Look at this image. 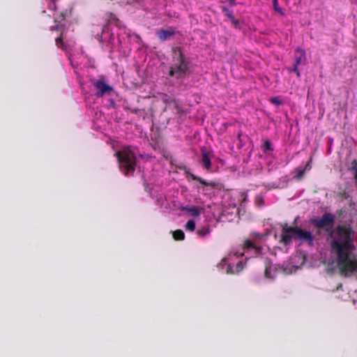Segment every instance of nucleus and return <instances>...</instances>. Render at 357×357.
<instances>
[{
  "mask_svg": "<svg viewBox=\"0 0 357 357\" xmlns=\"http://www.w3.org/2000/svg\"><path fill=\"white\" fill-rule=\"evenodd\" d=\"M327 242L333 261L346 276L357 272V240L350 225H339L329 233Z\"/></svg>",
  "mask_w": 357,
  "mask_h": 357,
  "instance_id": "f257e3e1",
  "label": "nucleus"
},
{
  "mask_svg": "<svg viewBox=\"0 0 357 357\" xmlns=\"http://www.w3.org/2000/svg\"><path fill=\"white\" fill-rule=\"evenodd\" d=\"M261 248L254 245L251 241L247 240L241 251L233 249L225 257V265H227V273L229 274L238 273L243 268L245 261L250 257L257 255L260 253Z\"/></svg>",
  "mask_w": 357,
  "mask_h": 357,
  "instance_id": "f03ea898",
  "label": "nucleus"
},
{
  "mask_svg": "<svg viewBox=\"0 0 357 357\" xmlns=\"http://www.w3.org/2000/svg\"><path fill=\"white\" fill-rule=\"evenodd\" d=\"M172 63L168 75L177 80L183 79L191 74V63L181 47H174L172 49Z\"/></svg>",
  "mask_w": 357,
  "mask_h": 357,
  "instance_id": "7ed1b4c3",
  "label": "nucleus"
},
{
  "mask_svg": "<svg viewBox=\"0 0 357 357\" xmlns=\"http://www.w3.org/2000/svg\"><path fill=\"white\" fill-rule=\"evenodd\" d=\"M293 238H298L312 244L314 236L310 231L303 230L300 228H294L285 225L282 228L280 241L285 245L290 243Z\"/></svg>",
  "mask_w": 357,
  "mask_h": 357,
  "instance_id": "20e7f679",
  "label": "nucleus"
},
{
  "mask_svg": "<svg viewBox=\"0 0 357 357\" xmlns=\"http://www.w3.org/2000/svg\"><path fill=\"white\" fill-rule=\"evenodd\" d=\"M116 155L121 172L126 176L133 174L136 166V157L135 153H132L129 148H127L124 149L123 151L116 152Z\"/></svg>",
  "mask_w": 357,
  "mask_h": 357,
  "instance_id": "39448f33",
  "label": "nucleus"
},
{
  "mask_svg": "<svg viewBox=\"0 0 357 357\" xmlns=\"http://www.w3.org/2000/svg\"><path fill=\"white\" fill-rule=\"evenodd\" d=\"M225 197L232 200V203L229 204V208L228 209L230 211L227 213L236 216L238 213V209L236 208V206L240 202L245 201L246 195L238 191H227V192H225Z\"/></svg>",
  "mask_w": 357,
  "mask_h": 357,
  "instance_id": "423d86ee",
  "label": "nucleus"
},
{
  "mask_svg": "<svg viewBox=\"0 0 357 357\" xmlns=\"http://www.w3.org/2000/svg\"><path fill=\"white\" fill-rule=\"evenodd\" d=\"M91 84L97 89L96 96L98 98L102 97L105 95H109L113 88L109 84H106L104 77H101L99 79H93L91 80Z\"/></svg>",
  "mask_w": 357,
  "mask_h": 357,
  "instance_id": "0eeeda50",
  "label": "nucleus"
},
{
  "mask_svg": "<svg viewBox=\"0 0 357 357\" xmlns=\"http://www.w3.org/2000/svg\"><path fill=\"white\" fill-rule=\"evenodd\" d=\"M306 63L305 52L303 50L298 48L295 52V63L292 70L295 72L298 77L300 76V72L298 66L300 64H305Z\"/></svg>",
  "mask_w": 357,
  "mask_h": 357,
  "instance_id": "6e6552de",
  "label": "nucleus"
},
{
  "mask_svg": "<svg viewBox=\"0 0 357 357\" xmlns=\"http://www.w3.org/2000/svg\"><path fill=\"white\" fill-rule=\"evenodd\" d=\"M335 220L333 215L331 213H325L321 218L313 220V224L319 227L324 228L328 225H331Z\"/></svg>",
  "mask_w": 357,
  "mask_h": 357,
  "instance_id": "1a4fd4ad",
  "label": "nucleus"
},
{
  "mask_svg": "<svg viewBox=\"0 0 357 357\" xmlns=\"http://www.w3.org/2000/svg\"><path fill=\"white\" fill-rule=\"evenodd\" d=\"M200 162L206 169H209L211 165L210 159V153L207 151L206 147L201 149V159Z\"/></svg>",
  "mask_w": 357,
  "mask_h": 357,
  "instance_id": "9d476101",
  "label": "nucleus"
},
{
  "mask_svg": "<svg viewBox=\"0 0 357 357\" xmlns=\"http://www.w3.org/2000/svg\"><path fill=\"white\" fill-rule=\"evenodd\" d=\"M175 34L174 31L160 29L156 33L157 36L161 41H165Z\"/></svg>",
  "mask_w": 357,
  "mask_h": 357,
  "instance_id": "9b49d317",
  "label": "nucleus"
},
{
  "mask_svg": "<svg viewBox=\"0 0 357 357\" xmlns=\"http://www.w3.org/2000/svg\"><path fill=\"white\" fill-rule=\"evenodd\" d=\"M183 210L193 217H198L200 215V210L197 206H185L183 207Z\"/></svg>",
  "mask_w": 357,
  "mask_h": 357,
  "instance_id": "f8f14e48",
  "label": "nucleus"
},
{
  "mask_svg": "<svg viewBox=\"0 0 357 357\" xmlns=\"http://www.w3.org/2000/svg\"><path fill=\"white\" fill-rule=\"evenodd\" d=\"M173 238L175 241H183L185 239V234L181 229H176L173 231Z\"/></svg>",
  "mask_w": 357,
  "mask_h": 357,
  "instance_id": "ddd939ff",
  "label": "nucleus"
},
{
  "mask_svg": "<svg viewBox=\"0 0 357 357\" xmlns=\"http://www.w3.org/2000/svg\"><path fill=\"white\" fill-rule=\"evenodd\" d=\"M227 18H228V20L229 21V22L235 27V28H237L238 29L240 27V23H239V21L236 19L234 18V17L233 16V15L231 13H227L226 14Z\"/></svg>",
  "mask_w": 357,
  "mask_h": 357,
  "instance_id": "4468645a",
  "label": "nucleus"
},
{
  "mask_svg": "<svg viewBox=\"0 0 357 357\" xmlns=\"http://www.w3.org/2000/svg\"><path fill=\"white\" fill-rule=\"evenodd\" d=\"M189 176L191 177V178L192 180L199 181L200 183L203 184L205 186H209V185H211V183L206 181L202 178H201V177H199L198 176H196V175H195V174H193L192 173H190Z\"/></svg>",
  "mask_w": 357,
  "mask_h": 357,
  "instance_id": "2eb2a0df",
  "label": "nucleus"
},
{
  "mask_svg": "<svg viewBox=\"0 0 357 357\" xmlns=\"http://www.w3.org/2000/svg\"><path fill=\"white\" fill-rule=\"evenodd\" d=\"M63 32L61 33L60 36L56 38L55 43L57 47L61 48L62 50H64L66 48V46L63 42Z\"/></svg>",
  "mask_w": 357,
  "mask_h": 357,
  "instance_id": "dca6fc26",
  "label": "nucleus"
},
{
  "mask_svg": "<svg viewBox=\"0 0 357 357\" xmlns=\"http://www.w3.org/2000/svg\"><path fill=\"white\" fill-rule=\"evenodd\" d=\"M185 228L190 231H194L195 229V222L193 220H190L187 222Z\"/></svg>",
  "mask_w": 357,
  "mask_h": 357,
  "instance_id": "f3484780",
  "label": "nucleus"
},
{
  "mask_svg": "<svg viewBox=\"0 0 357 357\" xmlns=\"http://www.w3.org/2000/svg\"><path fill=\"white\" fill-rule=\"evenodd\" d=\"M208 232H209V229H208V228H206V227H202L201 229H199L197 231V234L199 236H204L206 235Z\"/></svg>",
  "mask_w": 357,
  "mask_h": 357,
  "instance_id": "a211bd4d",
  "label": "nucleus"
},
{
  "mask_svg": "<svg viewBox=\"0 0 357 357\" xmlns=\"http://www.w3.org/2000/svg\"><path fill=\"white\" fill-rule=\"evenodd\" d=\"M273 8H274L275 11L281 15H283L282 8L278 6V0H273Z\"/></svg>",
  "mask_w": 357,
  "mask_h": 357,
  "instance_id": "6ab92c4d",
  "label": "nucleus"
},
{
  "mask_svg": "<svg viewBox=\"0 0 357 357\" xmlns=\"http://www.w3.org/2000/svg\"><path fill=\"white\" fill-rule=\"evenodd\" d=\"M272 268L271 266H266L265 270V275L268 278H273L275 275H271Z\"/></svg>",
  "mask_w": 357,
  "mask_h": 357,
  "instance_id": "aec40b11",
  "label": "nucleus"
},
{
  "mask_svg": "<svg viewBox=\"0 0 357 357\" xmlns=\"http://www.w3.org/2000/svg\"><path fill=\"white\" fill-rule=\"evenodd\" d=\"M351 170L354 172L355 181L357 182V162L356 161L352 162Z\"/></svg>",
  "mask_w": 357,
  "mask_h": 357,
  "instance_id": "412c9836",
  "label": "nucleus"
},
{
  "mask_svg": "<svg viewBox=\"0 0 357 357\" xmlns=\"http://www.w3.org/2000/svg\"><path fill=\"white\" fill-rule=\"evenodd\" d=\"M310 169V162L306 165L304 169H299L298 170V174L297 176L298 178H300L302 177V176L303 175L304 172H305V169Z\"/></svg>",
  "mask_w": 357,
  "mask_h": 357,
  "instance_id": "4be33fe9",
  "label": "nucleus"
},
{
  "mask_svg": "<svg viewBox=\"0 0 357 357\" xmlns=\"http://www.w3.org/2000/svg\"><path fill=\"white\" fill-rule=\"evenodd\" d=\"M264 148L265 151H271V150H272V149L271 147V144H270L269 142H266L264 144Z\"/></svg>",
  "mask_w": 357,
  "mask_h": 357,
  "instance_id": "5701e85b",
  "label": "nucleus"
},
{
  "mask_svg": "<svg viewBox=\"0 0 357 357\" xmlns=\"http://www.w3.org/2000/svg\"><path fill=\"white\" fill-rule=\"evenodd\" d=\"M271 100L272 103L276 105H280L281 104L280 101L277 98H272Z\"/></svg>",
  "mask_w": 357,
  "mask_h": 357,
  "instance_id": "b1692460",
  "label": "nucleus"
},
{
  "mask_svg": "<svg viewBox=\"0 0 357 357\" xmlns=\"http://www.w3.org/2000/svg\"><path fill=\"white\" fill-rule=\"evenodd\" d=\"M60 30V25L59 24H56L55 26H53L50 28V31H59Z\"/></svg>",
  "mask_w": 357,
  "mask_h": 357,
  "instance_id": "393cba45",
  "label": "nucleus"
},
{
  "mask_svg": "<svg viewBox=\"0 0 357 357\" xmlns=\"http://www.w3.org/2000/svg\"><path fill=\"white\" fill-rule=\"evenodd\" d=\"M60 17H61L62 20H63L66 17V14L64 13H61Z\"/></svg>",
  "mask_w": 357,
  "mask_h": 357,
  "instance_id": "a878e982",
  "label": "nucleus"
},
{
  "mask_svg": "<svg viewBox=\"0 0 357 357\" xmlns=\"http://www.w3.org/2000/svg\"><path fill=\"white\" fill-rule=\"evenodd\" d=\"M227 1H228L231 5H234V4H235V0H227Z\"/></svg>",
  "mask_w": 357,
  "mask_h": 357,
  "instance_id": "bb28decb",
  "label": "nucleus"
},
{
  "mask_svg": "<svg viewBox=\"0 0 357 357\" xmlns=\"http://www.w3.org/2000/svg\"><path fill=\"white\" fill-rule=\"evenodd\" d=\"M257 236H258L259 238H261V237H263V236H263V235H261V234H257Z\"/></svg>",
  "mask_w": 357,
  "mask_h": 357,
  "instance_id": "cd10ccee",
  "label": "nucleus"
}]
</instances>
